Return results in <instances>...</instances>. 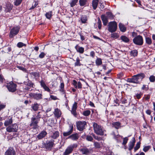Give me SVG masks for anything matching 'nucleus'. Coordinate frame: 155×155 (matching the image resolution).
<instances>
[{"label":"nucleus","mask_w":155,"mask_h":155,"mask_svg":"<svg viewBox=\"0 0 155 155\" xmlns=\"http://www.w3.org/2000/svg\"><path fill=\"white\" fill-rule=\"evenodd\" d=\"M77 102H74L73 105L71 110V114L75 117H78V114L76 111L77 108Z\"/></svg>","instance_id":"14"},{"label":"nucleus","mask_w":155,"mask_h":155,"mask_svg":"<svg viewBox=\"0 0 155 155\" xmlns=\"http://www.w3.org/2000/svg\"><path fill=\"white\" fill-rule=\"evenodd\" d=\"M40 112H39L37 114V115L35 117V118H38V119L40 120V119L41 118V115L40 114Z\"/></svg>","instance_id":"64"},{"label":"nucleus","mask_w":155,"mask_h":155,"mask_svg":"<svg viewBox=\"0 0 155 155\" xmlns=\"http://www.w3.org/2000/svg\"><path fill=\"white\" fill-rule=\"evenodd\" d=\"M133 42L137 45H142L143 42V37L140 35L137 36L133 39Z\"/></svg>","instance_id":"6"},{"label":"nucleus","mask_w":155,"mask_h":155,"mask_svg":"<svg viewBox=\"0 0 155 155\" xmlns=\"http://www.w3.org/2000/svg\"><path fill=\"white\" fill-rule=\"evenodd\" d=\"M119 27L120 30L123 32H125L127 30V27L124 25L122 23H120L119 25Z\"/></svg>","instance_id":"23"},{"label":"nucleus","mask_w":155,"mask_h":155,"mask_svg":"<svg viewBox=\"0 0 155 155\" xmlns=\"http://www.w3.org/2000/svg\"><path fill=\"white\" fill-rule=\"evenodd\" d=\"M98 2V0H93L92 1V7L94 10H95L97 6Z\"/></svg>","instance_id":"29"},{"label":"nucleus","mask_w":155,"mask_h":155,"mask_svg":"<svg viewBox=\"0 0 155 155\" xmlns=\"http://www.w3.org/2000/svg\"><path fill=\"white\" fill-rule=\"evenodd\" d=\"M43 88L44 89L45 91H47V92H50L51 91L49 88L46 85L44 87H43Z\"/></svg>","instance_id":"62"},{"label":"nucleus","mask_w":155,"mask_h":155,"mask_svg":"<svg viewBox=\"0 0 155 155\" xmlns=\"http://www.w3.org/2000/svg\"><path fill=\"white\" fill-rule=\"evenodd\" d=\"M101 18L103 23V25L105 26L106 25L108 22V18L107 17L104 15H101Z\"/></svg>","instance_id":"22"},{"label":"nucleus","mask_w":155,"mask_h":155,"mask_svg":"<svg viewBox=\"0 0 155 155\" xmlns=\"http://www.w3.org/2000/svg\"><path fill=\"white\" fill-rule=\"evenodd\" d=\"M91 112L90 110H84L82 114L85 116H88L91 114Z\"/></svg>","instance_id":"41"},{"label":"nucleus","mask_w":155,"mask_h":155,"mask_svg":"<svg viewBox=\"0 0 155 155\" xmlns=\"http://www.w3.org/2000/svg\"><path fill=\"white\" fill-rule=\"evenodd\" d=\"M143 94L141 92H140L139 94H136V97L137 98L139 99L140 98L141 96L143 95Z\"/></svg>","instance_id":"57"},{"label":"nucleus","mask_w":155,"mask_h":155,"mask_svg":"<svg viewBox=\"0 0 155 155\" xmlns=\"http://www.w3.org/2000/svg\"><path fill=\"white\" fill-rule=\"evenodd\" d=\"M79 137L78 134L77 133L74 134L70 135L69 138L71 139L72 140H75L78 139Z\"/></svg>","instance_id":"26"},{"label":"nucleus","mask_w":155,"mask_h":155,"mask_svg":"<svg viewBox=\"0 0 155 155\" xmlns=\"http://www.w3.org/2000/svg\"><path fill=\"white\" fill-rule=\"evenodd\" d=\"M95 62L97 65L99 66L102 64V60L101 58H98L96 60Z\"/></svg>","instance_id":"38"},{"label":"nucleus","mask_w":155,"mask_h":155,"mask_svg":"<svg viewBox=\"0 0 155 155\" xmlns=\"http://www.w3.org/2000/svg\"><path fill=\"white\" fill-rule=\"evenodd\" d=\"M40 84L42 87L43 88L46 85L45 84V82L43 80H41L40 81Z\"/></svg>","instance_id":"59"},{"label":"nucleus","mask_w":155,"mask_h":155,"mask_svg":"<svg viewBox=\"0 0 155 155\" xmlns=\"http://www.w3.org/2000/svg\"><path fill=\"white\" fill-rule=\"evenodd\" d=\"M30 74L34 76L36 78H38L40 77V74L39 72H31Z\"/></svg>","instance_id":"36"},{"label":"nucleus","mask_w":155,"mask_h":155,"mask_svg":"<svg viewBox=\"0 0 155 155\" xmlns=\"http://www.w3.org/2000/svg\"><path fill=\"white\" fill-rule=\"evenodd\" d=\"M17 46L18 47L20 48L23 46H26V45L25 44H24L22 42H19L17 44Z\"/></svg>","instance_id":"47"},{"label":"nucleus","mask_w":155,"mask_h":155,"mask_svg":"<svg viewBox=\"0 0 155 155\" xmlns=\"http://www.w3.org/2000/svg\"><path fill=\"white\" fill-rule=\"evenodd\" d=\"M29 95L30 97L36 100H39L42 99V94H41L31 93Z\"/></svg>","instance_id":"12"},{"label":"nucleus","mask_w":155,"mask_h":155,"mask_svg":"<svg viewBox=\"0 0 155 155\" xmlns=\"http://www.w3.org/2000/svg\"><path fill=\"white\" fill-rule=\"evenodd\" d=\"M5 80L2 74H0V83H2L5 81Z\"/></svg>","instance_id":"52"},{"label":"nucleus","mask_w":155,"mask_h":155,"mask_svg":"<svg viewBox=\"0 0 155 155\" xmlns=\"http://www.w3.org/2000/svg\"><path fill=\"white\" fill-rule=\"evenodd\" d=\"M93 126L94 132L96 134L100 136L104 135L105 130L103 127L95 122L93 123Z\"/></svg>","instance_id":"2"},{"label":"nucleus","mask_w":155,"mask_h":155,"mask_svg":"<svg viewBox=\"0 0 155 155\" xmlns=\"http://www.w3.org/2000/svg\"><path fill=\"white\" fill-rule=\"evenodd\" d=\"M150 97V94H147L144 95V98L147 101L149 100Z\"/></svg>","instance_id":"63"},{"label":"nucleus","mask_w":155,"mask_h":155,"mask_svg":"<svg viewBox=\"0 0 155 155\" xmlns=\"http://www.w3.org/2000/svg\"><path fill=\"white\" fill-rule=\"evenodd\" d=\"M6 6L7 11L8 12L10 11L12 8L13 5L9 2H7L6 5Z\"/></svg>","instance_id":"28"},{"label":"nucleus","mask_w":155,"mask_h":155,"mask_svg":"<svg viewBox=\"0 0 155 155\" xmlns=\"http://www.w3.org/2000/svg\"><path fill=\"white\" fill-rule=\"evenodd\" d=\"M121 101L123 104H125L127 103V100L124 98V97H122L121 99Z\"/></svg>","instance_id":"58"},{"label":"nucleus","mask_w":155,"mask_h":155,"mask_svg":"<svg viewBox=\"0 0 155 155\" xmlns=\"http://www.w3.org/2000/svg\"><path fill=\"white\" fill-rule=\"evenodd\" d=\"M72 84L75 88L81 89L82 88V84L80 81L77 82L76 80H74Z\"/></svg>","instance_id":"17"},{"label":"nucleus","mask_w":155,"mask_h":155,"mask_svg":"<svg viewBox=\"0 0 155 155\" xmlns=\"http://www.w3.org/2000/svg\"><path fill=\"white\" fill-rule=\"evenodd\" d=\"M135 142L136 140L135 137L132 138L131 140L129 142L128 144V150L130 151H131V150L133 149Z\"/></svg>","instance_id":"16"},{"label":"nucleus","mask_w":155,"mask_h":155,"mask_svg":"<svg viewBox=\"0 0 155 155\" xmlns=\"http://www.w3.org/2000/svg\"><path fill=\"white\" fill-rule=\"evenodd\" d=\"M77 147V145L74 143L68 146L64 153V155H69L71 153L74 148Z\"/></svg>","instance_id":"5"},{"label":"nucleus","mask_w":155,"mask_h":155,"mask_svg":"<svg viewBox=\"0 0 155 155\" xmlns=\"http://www.w3.org/2000/svg\"><path fill=\"white\" fill-rule=\"evenodd\" d=\"M80 151L82 152L83 154L87 155L90 153V150L86 148H81Z\"/></svg>","instance_id":"25"},{"label":"nucleus","mask_w":155,"mask_h":155,"mask_svg":"<svg viewBox=\"0 0 155 155\" xmlns=\"http://www.w3.org/2000/svg\"><path fill=\"white\" fill-rule=\"evenodd\" d=\"M140 143H141L140 142H139L137 143V144H136L135 147H134V152H136L140 148Z\"/></svg>","instance_id":"43"},{"label":"nucleus","mask_w":155,"mask_h":155,"mask_svg":"<svg viewBox=\"0 0 155 155\" xmlns=\"http://www.w3.org/2000/svg\"><path fill=\"white\" fill-rule=\"evenodd\" d=\"M150 146H147L143 148V150L145 152L147 151L150 148Z\"/></svg>","instance_id":"55"},{"label":"nucleus","mask_w":155,"mask_h":155,"mask_svg":"<svg viewBox=\"0 0 155 155\" xmlns=\"http://www.w3.org/2000/svg\"><path fill=\"white\" fill-rule=\"evenodd\" d=\"M54 142V140H47L43 144V147L47 150H51L55 145Z\"/></svg>","instance_id":"3"},{"label":"nucleus","mask_w":155,"mask_h":155,"mask_svg":"<svg viewBox=\"0 0 155 155\" xmlns=\"http://www.w3.org/2000/svg\"><path fill=\"white\" fill-rule=\"evenodd\" d=\"M17 68H19L20 70H22L23 71H25L26 70V69L23 67L21 66H17Z\"/></svg>","instance_id":"61"},{"label":"nucleus","mask_w":155,"mask_h":155,"mask_svg":"<svg viewBox=\"0 0 155 155\" xmlns=\"http://www.w3.org/2000/svg\"><path fill=\"white\" fill-rule=\"evenodd\" d=\"M45 54L43 52H41L39 55V57L40 58H42L44 57Z\"/></svg>","instance_id":"60"},{"label":"nucleus","mask_w":155,"mask_h":155,"mask_svg":"<svg viewBox=\"0 0 155 155\" xmlns=\"http://www.w3.org/2000/svg\"><path fill=\"white\" fill-rule=\"evenodd\" d=\"M108 26V30L109 32H113L117 30V25L116 22L114 21L109 22Z\"/></svg>","instance_id":"7"},{"label":"nucleus","mask_w":155,"mask_h":155,"mask_svg":"<svg viewBox=\"0 0 155 155\" xmlns=\"http://www.w3.org/2000/svg\"><path fill=\"white\" fill-rule=\"evenodd\" d=\"M12 123V118H11L9 120H6L4 123V125L5 126H7L11 124Z\"/></svg>","instance_id":"35"},{"label":"nucleus","mask_w":155,"mask_h":155,"mask_svg":"<svg viewBox=\"0 0 155 155\" xmlns=\"http://www.w3.org/2000/svg\"><path fill=\"white\" fill-rule=\"evenodd\" d=\"M47 133L45 130H43L37 136V138L39 140L44 138L47 135Z\"/></svg>","instance_id":"21"},{"label":"nucleus","mask_w":155,"mask_h":155,"mask_svg":"<svg viewBox=\"0 0 155 155\" xmlns=\"http://www.w3.org/2000/svg\"><path fill=\"white\" fill-rule=\"evenodd\" d=\"M64 83L62 82L61 83L60 86V91L62 92H63L64 93H65L64 90Z\"/></svg>","instance_id":"40"},{"label":"nucleus","mask_w":155,"mask_h":155,"mask_svg":"<svg viewBox=\"0 0 155 155\" xmlns=\"http://www.w3.org/2000/svg\"><path fill=\"white\" fill-rule=\"evenodd\" d=\"M86 139L88 141H91L93 140V138L90 135H87L86 136Z\"/></svg>","instance_id":"56"},{"label":"nucleus","mask_w":155,"mask_h":155,"mask_svg":"<svg viewBox=\"0 0 155 155\" xmlns=\"http://www.w3.org/2000/svg\"><path fill=\"white\" fill-rule=\"evenodd\" d=\"M145 77L143 73H140L137 75H133L131 78H128L127 80V82L136 84H140L141 82Z\"/></svg>","instance_id":"1"},{"label":"nucleus","mask_w":155,"mask_h":155,"mask_svg":"<svg viewBox=\"0 0 155 155\" xmlns=\"http://www.w3.org/2000/svg\"><path fill=\"white\" fill-rule=\"evenodd\" d=\"M106 15L108 18L110 19H113L114 17V16L112 14L111 12H106Z\"/></svg>","instance_id":"32"},{"label":"nucleus","mask_w":155,"mask_h":155,"mask_svg":"<svg viewBox=\"0 0 155 155\" xmlns=\"http://www.w3.org/2000/svg\"><path fill=\"white\" fill-rule=\"evenodd\" d=\"M82 65L80 62V60L78 58H77L76 59V62L74 63V65L75 66H80Z\"/></svg>","instance_id":"39"},{"label":"nucleus","mask_w":155,"mask_h":155,"mask_svg":"<svg viewBox=\"0 0 155 155\" xmlns=\"http://www.w3.org/2000/svg\"><path fill=\"white\" fill-rule=\"evenodd\" d=\"M6 87L9 91L13 92L16 90L17 85L12 81L7 84Z\"/></svg>","instance_id":"10"},{"label":"nucleus","mask_w":155,"mask_h":155,"mask_svg":"<svg viewBox=\"0 0 155 155\" xmlns=\"http://www.w3.org/2000/svg\"><path fill=\"white\" fill-rule=\"evenodd\" d=\"M54 116L57 118H58L61 117V112L59 109L57 108L54 110Z\"/></svg>","instance_id":"18"},{"label":"nucleus","mask_w":155,"mask_h":155,"mask_svg":"<svg viewBox=\"0 0 155 155\" xmlns=\"http://www.w3.org/2000/svg\"><path fill=\"white\" fill-rule=\"evenodd\" d=\"M39 121L40 120L35 118V116H33L31 118V123L30 124V126L32 127L33 129H37L38 127V124Z\"/></svg>","instance_id":"9"},{"label":"nucleus","mask_w":155,"mask_h":155,"mask_svg":"<svg viewBox=\"0 0 155 155\" xmlns=\"http://www.w3.org/2000/svg\"><path fill=\"white\" fill-rule=\"evenodd\" d=\"M25 85L26 86H29L30 87H32L34 88L35 87V85L34 83L32 82L31 81H29L26 82L25 84Z\"/></svg>","instance_id":"30"},{"label":"nucleus","mask_w":155,"mask_h":155,"mask_svg":"<svg viewBox=\"0 0 155 155\" xmlns=\"http://www.w3.org/2000/svg\"><path fill=\"white\" fill-rule=\"evenodd\" d=\"M97 24L98 25V28L99 29H100L102 25H101V21L99 18L98 19Z\"/></svg>","instance_id":"53"},{"label":"nucleus","mask_w":155,"mask_h":155,"mask_svg":"<svg viewBox=\"0 0 155 155\" xmlns=\"http://www.w3.org/2000/svg\"><path fill=\"white\" fill-rule=\"evenodd\" d=\"M87 126V122L85 121H78L76 122L77 129L80 131H83L85 129Z\"/></svg>","instance_id":"4"},{"label":"nucleus","mask_w":155,"mask_h":155,"mask_svg":"<svg viewBox=\"0 0 155 155\" xmlns=\"http://www.w3.org/2000/svg\"><path fill=\"white\" fill-rule=\"evenodd\" d=\"M60 133L58 131H56L52 133L49 137L51 140H54L57 139L59 136Z\"/></svg>","instance_id":"15"},{"label":"nucleus","mask_w":155,"mask_h":155,"mask_svg":"<svg viewBox=\"0 0 155 155\" xmlns=\"http://www.w3.org/2000/svg\"><path fill=\"white\" fill-rule=\"evenodd\" d=\"M146 42L148 45H150L152 43L151 38L149 37H146Z\"/></svg>","instance_id":"44"},{"label":"nucleus","mask_w":155,"mask_h":155,"mask_svg":"<svg viewBox=\"0 0 155 155\" xmlns=\"http://www.w3.org/2000/svg\"><path fill=\"white\" fill-rule=\"evenodd\" d=\"M4 155H16V152L13 147H10L6 150Z\"/></svg>","instance_id":"13"},{"label":"nucleus","mask_w":155,"mask_h":155,"mask_svg":"<svg viewBox=\"0 0 155 155\" xmlns=\"http://www.w3.org/2000/svg\"><path fill=\"white\" fill-rule=\"evenodd\" d=\"M20 30L19 26H16L13 27L11 30L10 33L9 37L10 38H13L17 35L19 32Z\"/></svg>","instance_id":"8"},{"label":"nucleus","mask_w":155,"mask_h":155,"mask_svg":"<svg viewBox=\"0 0 155 155\" xmlns=\"http://www.w3.org/2000/svg\"><path fill=\"white\" fill-rule=\"evenodd\" d=\"M150 81L153 82L155 81V77L153 75L150 76L149 78Z\"/></svg>","instance_id":"50"},{"label":"nucleus","mask_w":155,"mask_h":155,"mask_svg":"<svg viewBox=\"0 0 155 155\" xmlns=\"http://www.w3.org/2000/svg\"><path fill=\"white\" fill-rule=\"evenodd\" d=\"M38 104L37 103H35L32 104L31 106V108L33 111H38Z\"/></svg>","instance_id":"27"},{"label":"nucleus","mask_w":155,"mask_h":155,"mask_svg":"<svg viewBox=\"0 0 155 155\" xmlns=\"http://www.w3.org/2000/svg\"><path fill=\"white\" fill-rule=\"evenodd\" d=\"M111 37L116 39L119 37V36L117 33H115L111 34Z\"/></svg>","instance_id":"48"},{"label":"nucleus","mask_w":155,"mask_h":155,"mask_svg":"<svg viewBox=\"0 0 155 155\" xmlns=\"http://www.w3.org/2000/svg\"><path fill=\"white\" fill-rule=\"evenodd\" d=\"M123 139V140L122 143V144L123 145H125L127 143L128 140V139L127 137H125V138H124Z\"/></svg>","instance_id":"49"},{"label":"nucleus","mask_w":155,"mask_h":155,"mask_svg":"<svg viewBox=\"0 0 155 155\" xmlns=\"http://www.w3.org/2000/svg\"><path fill=\"white\" fill-rule=\"evenodd\" d=\"M78 0H71L70 3V5L71 7H73L76 5L78 2Z\"/></svg>","instance_id":"42"},{"label":"nucleus","mask_w":155,"mask_h":155,"mask_svg":"<svg viewBox=\"0 0 155 155\" xmlns=\"http://www.w3.org/2000/svg\"><path fill=\"white\" fill-rule=\"evenodd\" d=\"M138 54V51L137 50H134L131 51L130 52V55L134 57L137 56Z\"/></svg>","instance_id":"34"},{"label":"nucleus","mask_w":155,"mask_h":155,"mask_svg":"<svg viewBox=\"0 0 155 155\" xmlns=\"http://www.w3.org/2000/svg\"><path fill=\"white\" fill-rule=\"evenodd\" d=\"M121 39L124 42L128 43L129 41V39L126 36L122 35L120 37Z\"/></svg>","instance_id":"33"},{"label":"nucleus","mask_w":155,"mask_h":155,"mask_svg":"<svg viewBox=\"0 0 155 155\" xmlns=\"http://www.w3.org/2000/svg\"><path fill=\"white\" fill-rule=\"evenodd\" d=\"M22 0H15L14 2V5L15 6L19 5L22 2Z\"/></svg>","instance_id":"46"},{"label":"nucleus","mask_w":155,"mask_h":155,"mask_svg":"<svg viewBox=\"0 0 155 155\" xmlns=\"http://www.w3.org/2000/svg\"><path fill=\"white\" fill-rule=\"evenodd\" d=\"M77 51L81 54H82L84 52V48L80 47L78 45H77L75 47Z\"/></svg>","instance_id":"19"},{"label":"nucleus","mask_w":155,"mask_h":155,"mask_svg":"<svg viewBox=\"0 0 155 155\" xmlns=\"http://www.w3.org/2000/svg\"><path fill=\"white\" fill-rule=\"evenodd\" d=\"M87 0H79L80 5L81 6H83L86 4Z\"/></svg>","instance_id":"45"},{"label":"nucleus","mask_w":155,"mask_h":155,"mask_svg":"<svg viewBox=\"0 0 155 155\" xmlns=\"http://www.w3.org/2000/svg\"><path fill=\"white\" fill-rule=\"evenodd\" d=\"M46 18L48 19H50L52 16V12L50 11L47 12L45 15Z\"/></svg>","instance_id":"37"},{"label":"nucleus","mask_w":155,"mask_h":155,"mask_svg":"<svg viewBox=\"0 0 155 155\" xmlns=\"http://www.w3.org/2000/svg\"><path fill=\"white\" fill-rule=\"evenodd\" d=\"M112 124L113 127H114L117 129L121 127V124L118 121L113 122Z\"/></svg>","instance_id":"24"},{"label":"nucleus","mask_w":155,"mask_h":155,"mask_svg":"<svg viewBox=\"0 0 155 155\" xmlns=\"http://www.w3.org/2000/svg\"><path fill=\"white\" fill-rule=\"evenodd\" d=\"M70 130L67 132H64L63 133V135L64 137H67L70 135L72 133L73 130V126L71 125L69 126Z\"/></svg>","instance_id":"20"},{"label":"nucleus","mask_w":155,"mask_h":155,"mask_svg":"<svg viewBox=\"0 0 155 155\" xmlns=\"http://www.w3.org/2000/svg\"><path fill=\"white\" fill-rule=\"evenodd\" d=\"M18 130V126L16 124H14L10 125L6 128V130L9 132H17Z\"/></svg>","instance_id":"11"},{"label":"nucleus","mask_w":155,"mask_h":155,"mask_svg":"<svg viewBox=\"0 0 155 155\" xmlns=\"http://www.w3.org/2000/svg\"><path fill=\"white\" fill-rule=\"evenodd\" d=\"M149 89V86L148 85H143L142 87V89L146 91H147Z\"/></svg>","instance_id":"54"},{"label":"nucleus","mask_w":155,"mask_h":155,"mask_svg":"<svg viewBox=\"0 0 155 155\" xmlns=\"http://www.w3.org/2000/svg\"><path fill=\"white\" fill-rule=\"evenodd\" d=\"M81 20L82 23H86L87 20V16L86 15H82L81 17Z\"/></svg>","instance_id":"31"},{"label":"nucleus","mask_w":155,"mask_h":155,"mask_svg":"<svg viewBox=\"0 0 155 155\" xmlns=\"http://www.w3.org/2000/svg\"><path fill=\"white\" fill-rule=\"evenodd\" d=\"M94 145L95 147L97 148H99L100 147V144L99 143L97 142H94Z\"/></svg>","instance_id":"51"}]
</instances>
